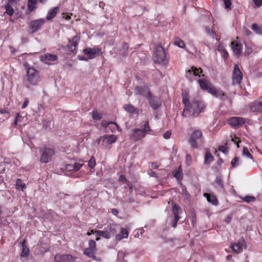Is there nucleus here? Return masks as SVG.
I'll list each match as a JSON object with an SVG mask.
<instances>
[{"label": "nucleus", "instance_id": "44", "mask_svg": "<svg viewBox=\"0 0 262 262\" xmlns=\"http://www.w3.org/2000/svg\"><path fill=\"white\" fill-rule=\"evenodd\" d=\"M6 9V13L8 14L10 16H11L13 15L14 10L13 8L9 5V4H7L5 6Z\"/></svg>", "mask_w": 262, "mask_h": 262}, {"label": "nucleus", "instance_id": "58", "mask_svg": "<svg viewBox=\"0 0 262 262\" xmlns=\"http://www.w3.org/2000/svg\"><path fill=\"white\" fill-rule=\"evenodd\" d=\"M231 220H232V217L230 215H228L227 216H226L225 219V222L227 223V224H229L230 223V222L231 221Z\"/></svg>", "mask_w": 262, "mask_h": 262}, {"label": "nucleus", "instance_id": "25", "mask_svg": "<svg viewBox=\"0 0 262 262\" xmlns=\"http://www.w3.org/2000/svg\"><path fill=\"white\" fill-rule=\"evenodd\" d=\"M198 82L199 85L202 89L204 90H206L209 93V90L211 88H214L213 86L210 84H209L208 81L203 80L200 79L198 80Z\"/></svg>", "mask_w": 262, "mask_h": 262}, {"label": "nucleus", "instance_id": "17", "mask_svg": "<svg viewBox=\"0 0 262 262\" xmlns=\"http://www.w3.org/2000/svg\"><path fill=\"white\" fill-rule=\"evenodd\" d=\"M76 258L70 254H57L55 256V262H74Z\"/></svg>", "mask_w": 262, "mask_h": 262}, {"label": "nucleus", "instance_id": "33", "mask_svg": "<svg viewBox=\"0 0 262 262\" xmlns=\"http://www.w3.org/2000/svg\"><path fill=\"white\" fill-rule=\"evenodd\" d=\"M95 232L99 236H101L106 239H109L111 238L110 233H108L106 228H105V229L103 231L96 230L95 231Z\"/></svg>", "mask_w": 262, "mask_h": 262}, {"label": "nucleus", "instance_id": "19", "mask_svg": "<svg viewBox=\"0 0 262 262\" xmlns=\"http://www.w3.org/2000/svg\"><path fill=\"white\" fill-rule=\"evenodd\" d=\"M134 93L136 95H139L146 97H149L151 94L149 90L146 87L136 86Z\"/></svg>", "mask_w": 262, "mask_h": 262}, {"label": "nucleus", "instance_id": "48", "mask_svg": "<svg viewBox=\"0 0 262 262\" xmlns=\"http://www.w3.org/2000/svg\"><path fill=\"white\" fill-rule=\"evenodd\" d=\"M96 165L95 159L92 157L89 161L88 165L90 167L93 168Z\"/></svg>", "mask_w": 262, "mask_h": 262}, {"label": "nucleus", "instance_id": "26", "mask_svg": "<svg viewBox=\"0 0 262 262\" xmlns=\"http://www.w3.org/2000/svg\"><path fill=\"white\" fill-rule=\"evenodd\" d=\"M171 205H172V211H173V215H174V217L176 218V217H177V218L180 219L179 215L182 212L181 208L179 205H177L176 204H175L174 203H173V202L171 203Z\"/></svg>", "mask_w": 262, "mask_h": 262}, {"label": "nucleus", "instance_id": "57", "mask_svg": "<svg viewBox=\"0 0 262 262\" xmlns=\"http://www.w3.org/2000/svg\"><path fill=\"white\" fill-rule=\"evenodd\" d=\"M28 104H29V100L28 99H26L21 106V108L23 109L26 108L27 107V106L28 105Z\"/></svg>", "mask_w": 262, "mask_h": 262}, {"label": "nucleus", "instance_id": "35", "mask_svg": "<svg viewBox=\"0 0 262 262\" xmlns=\"http://www.w3.org/2000/svg\"><path fill=\"white\" fill-rule=\"evenodd\" d=\"M173 45L180 48L185 49L187 52H188V50L185 48V43L184 41L179 37H176L174 39Z\"/></svg>", "mask_w": 262, "mask_h": 262}, {"label": "nucleus", "instance_id": "49", "mask_svg": "<svg viewBox=\"0 0 262 262\" xmlns=\"http://www.w3.org/2000/svg\"><path fill=\"white\" fill-rule=\"evenodd\" d=\"M218 149L219 151L223 152L226 153L228 152V147L226 145H221L218 147Z\"/></svg>", "mask_w": 262, "mask_h": 262}, {"label": "nucleus", "instance_id": "14", "mask_svg": "<svg viewBox=\"0 0 262 262\" xmlns=\"http://www.w3.org/2000/svg\"><path fill=\"white\" fill-rule=\"evenodd\" d=\"M209 93L222 100H228L230 104H231V98L228 97L222 91H218L215 88H211L209 90Z\"/></svg>", "mask_w": 262, "mask_h": 262}, {"label": "nucleus", "instance_id": "15", "mask_svg": "<svg viewBox=\"0 0 262 262\" xmlns=\"http://www.w3.org/2000/svg\"><path fill=\"white\" fill-rule=\"evenodd\" d=\"M83 52L90 59H93L97 55L101 54V49L98 47L86 48L83 50Z\"/></svg>", "mask_w": 262, "mask_h": 262}, {"label": "nucleus", "instance_id": "61", "mask_svg": "<svg viewBox=\"0 0 262 262\" xmlns=\"http://www.w3.org/2000/svg\"><path fill=\"white\" fill-rule=\"evenodd\" d=\"M221 53L222 54V56L224 58H227L228 57V54L227 51L226 50H224Z\"/></svg>", "mask_w": 262, "mask_h": 262}, {"label": "nucleus", "instance_id": "7", "mask_svg": "<svg viewBox=\"0 0 262 262\" xmlns=\"http://www.w3.org/2000/svg\"><path fill=\"white\" fill-rule=\"evenodd\" d=\"M247 247L246 242L243 237L240 238L236 243H231L230 248L233 252L238 254L243 252L244 249Z\"/></svg>", "mask_w": 262, "mask_h": 262}, {"label": "nucleus", "instance_id": "24", "mask_svg": "<svg viewBox=\"0 0 262 262\" xmlns=\"http://www.w3.org/2000/svg\"><path fill=\"white\" fill-rule=\"evenodd\" d=\"M129 232L126 228H121L120 234L116 235L115 238L116 241H120L123 238H127L128 236Z\"/></svg>", "mask_w": 262, "mask_h": 262}, {"label": "nucleus", "instance_id": "64", "mask_svg": "<svg viewBox=\"0 0 262 262\" xmlns=\"http://www.w3.org/2000/svg\"><path fill=\"white\" fill-rule=\"evenodd\" d=\"M112 212L113 214L114 215H117L118 213V211L117 209H112Z\"/></svg>", "mask_w": 262, "mask_h": 262}, {"label": "nucleus", "instance_id": "9", "mask_svg": "<svg viewBox=\"0 0 262 262\" xmlns=\"http://www.w3.org/2000/svg\"><path fill=\"white\" fill-rule=\"evenodd\" d=\"M249 107L251 112L262 114V96L250 103Z\"/></svg>", "mask_w": 262, "mask_h": 262}, {"label": "nucleus", "instance_id": "53", "mask_svg": "<svg viewBox=\"0 0 262 262\" xmlns=\"http://www.w3.org/2000/svg\"><path fill=\"white\" fill-rule=\"evenodd\" d=\"M217 50L218 51L220 52L221 53L224 50H225L224 46L222 43H219V45L217 46Z\"/></svg>", "mask_w": 262, "mask_h": 262}, {"label": "nucleus", "instance_id": "56", "mask_svg": "<svg viewBox=\"0 0 262 262\" xmlns=\"http://www.w3.org/2000/svg\"><path fill=\"white\" fill-rule=\"evenodd\" d=\"M191 160V156L189 155H187L186 157V161L187 165H189L190 164Z\"/></svg>", "mask_w": 262, "mask_h": 262}, {"label": "nucleus", "instance_id": "16", "mask_svg": "<svg viewBox=\"0 0 262 262\" xmlns=\"http://www.w3.org/2000/svg\"><path fill=\"white\" fill-rule=\"evenodd\" d=\"M147 99L148 100L150 106L154 110H157L161 105V99L157 96H152L151 94L149 95Z\"/></svg>", "mask_w": 262, "mask_h": 262}, {"label": "nucleus", "instance_id": "29", "mask_svg": "<svg viewBox=\"0 0 262 262\" xmlns=\"http://www.w3.org/2000/svg\"><path fill=\"white\" fill-rule=\"evenodd\" d=\"M58 9V7H56L50 10L46 16V19L50 20L53 19L57 14Z\"/></svg>", "mask_w": 262, "mask_h": 262}, {"label": "nucleus", "instance_id": "38", "mask_svg": "<svg viewBox=\"0 0 262 262\" xmlns=\"http://www.w3.org/2000/svg\"><path fill=\"white\" fill-rule=\"evenodd\" d=\"M36 0H28V9L30 12H32L35 8Z\"/></svg>", "mask_w": 262, "mask_h": 262}, {"label": "nucleus", "instance_id": "45", "mask_svg": "<svg viewBox=\"0 0 262 262\" xmlns=\"http://www.w3.org/2000/svg\"><path fill=\"white\" fill-rule=\"evenodd\" d=\"M244 202L246 203L253 202L255 201V198L252 196H246L242 198Z\"/></svg>", "mask_w": 262, "mask_h": 262}, {"label": "nucleus", "instance_id": "27", "mask_svg": "<svg viewBox=\"0 0 262 262\" xmlns=\"http://www.w3.org/2000/svg\"><path fill=\"white\" fill-rule=\"evenodd\" d=\"M106 229L111 237L112 236L116 234L119 229V226L116 224L110 225L107 226Z\"/></svg>", "mask_w": 262, "mask_h": 262}, {"label": "nucleus", "instance_id": "13", "mask_svg": "<svg viewBox=\"0 0 262 262\" xmlns=\"http://www.w3.org/2000/svg\"><path fill=\"white\" fill-rule=\"evenodd\" d=\"M246 119L242 117H233L227 120L228 123L233 127H238L244 124Z\"/></svg>", "mask_w": 262, "mask_h": 262}, {"label": "nucleus", "instance_id": "34", "mask_svg": "<svg viewBox=\"0 0 262 262\" xmlns=\"http://www.w3.org/2000/svg\"><path fill=\"white\" fill-rule=\"evenodd\" d=\"M215 187L219 190L223 191L224 190V185L223 181L220 177H217L215 180Z\"/></svg>", "mask_w": 262, "mask_h": 262}, {"label": "nucleus", "instance_id": "1", "mask_svg": "<svg viewBox=\"0 0 262 262\" xmlns=\"http://www.w3.org/2000/svg\"><path fill=\"white\" fill-rule=\"evenodd\" d=\"M183 103L184 108L182 116L185 117L197 116L205 107L204 103L200 98H195L190 102L187 95H183Z\"/></svg>", "mask_w": 262, "mask_h": 262}, {"label": "nucleus", "instance_id": "4", "mask_svg": "<svg viewBox=\"0 0 262 262\" xmlns=\"http://www.w3.org/2000/svg\"><path fill=\"white\" fill-rule=\"evenodd\" d=\"M39 152L40 154V161L43 163L49 162L51 160L52 157L55 154L54 149L46 147L40 148Z\"/></svg>", "mask_w": 262, "mask_h": 262}, {"label": "nucleus", "instance_id": "50", "mask_svg": "<svg viewBox=\"0 0 262 262\" xmlns=\"http://www.w3.org/2000/svg\"><path fill=\"white\" fill-rule=\"evenodd\" d=\"M216 0H213V2H215ZM224 2V4L225 6V8L227 9H229L231 6V2L230 0H223Z\"/></svg>", "mask_w": 262, "mask_h": 262}, {"label": "nucleus", "instance_id": "39", "mask_svg": "<svg viewBox=\"0 0 262 262\" xmlns=\"http://www.w3.org/2000/svg\"><path fill=\"white\" fill-rule=\"evenodd\" d=\"M252 29L258 34H262V27L258 26L256 24L252 25Z\"/></svg>", "mask_w": 262, "mask_h": 262}, {"label": "nucleus", "instance_id": "59", "mask_svg": "<svg viewBox=\"0 0 262 262\" xmlns=\"http://www.w3.org/2000/svg\"><path fill=\"white\" fill-rule=\"evenodd\" d=\"M148 174L151 176V177H157V174L155 172H154V171L152 170H149L148 172Z\"/></svg>", "mask_w": 262, "mask_h": 262}, {"label": "nucleus", "instance_id": "8", "mask_svg": "<svg viewBox=\"0 0 262 262\" xmlns=\"http://www.w3.org/2000/svg\"><path fill=\"white\" fill-rule=\"evenodd\" d=\"M202 132L200 130H195L191 135L189 138V143L193 148H198V142L201 140Z\"/></svg>", "mask_w": 262, "mask_h": 262}, {"label": "nucleus", "instance_id": "10", "mask_svg": "<svg viewBox=\"0 0 262 262\" xmlns=\"http://www.w3.org/2000/svg\"><path fill=\"white\" fill-rule=\"evenodd\" d=\"M202 73V70L201 68H196L192 67L190 69L186 72L185 76L190 81L194 80L195 77H200V73Z\"/></svg>", "mask_w": 262, "mask_h": 262}, {"label": "nucleus", "instance_id": "36", "mask_svg": "<svg viewBox=\"0 0 262 262\" xmlns=\"http://www.w3.org/2000/svg\"><path fill=\"white\" fill-rule=\"evenodd\" d=\"M204 196L206 198L207 201L212 205H216L217 204V200L214 195L208 193H205Z\"/></svg>", "mask_w": 262, "mask_h": 262}, {"label": "nucleus", "instance_id": "60", "mask_svg": "<svg viewBox=\"0 0 262 262\" xmlns=\"http://www.w3.org/2000/svg\"><path fill=\"white\" fill-rule=\"evenodd\" d=\"M119 181L120 182H126V179L124 175H121L119 178Z\"/></svg>", "mask_w": 262, "mask_h": 262}, {"label": "nucleus", "instance_id": "41", "mask_svg": "<svg viewBox=\"0 0 262 262\" xmlns=\"http://www.w3.org/2000/svg\"><path fill=\"white\" fill-rule=\"evenodd\" d=\"M144 134H145V136L147 134V133L151 130L149 125V121H147L146 123L144 124L143 126V128L141 129Z\"/></svg>", "mask_w": 262, "mask_h": 262}, {"label": "nucleus", "instance_id": "18", "mask_svg": "<svg viewBox=\"0 0 262 262\" xmlns=\"http://www.w3.org/2000/svg\"><path fill=\"white\" fill-rule=\"evenodd\" d=\"M238 37L236 38V40L231 42V46L233 53L237 55H240L242 52L243 46L237 40Z\"/></svg>", "mask_w": 262, "mask_h": 262}, {"label": "nucleus", "instance_id": "3", "mask_svg": "<svg viewBox=\"0 0 262 262\" xmlns=\"http://www.w3.org/2000/svg\"><path fill=\"white\" fill-rule=\"evenodd\" d=\"M96 250V242L95 241L92 239L89 242V247L84 249L83 254L89 258H92L93 260L100 261L101 258L97 257L95 255Z\"/></svg>", "mask_w": 262, "mask_h": 262}, {"label": "nucleus", "instance_id": "31", "mask_svg": "<svg viewBox=\"0 0 262 262\" xmlns=\"http://www.w3.org/2000/svg\"><path fill=\"white\" fill-rule=\"evenodd\" d=\"M26 240L24 239L21 243V257H27L29 254V249L28 247L25 245Z\"/></svg>", "mask_w": 262, "mask_h": 262}, {"label": "nucleus", "instance_id": "54", "mask_svg": "<svg viewBox=\"0 0 262 262\" xmlns=\"http://www.w3.org/2000/svg\"><path fill=\"white\" fill-rule=\"evenodd\" d=\"M252 49L251 48L246 47L245 53L246 55H248L252 53Z\"/></svg>", "mask_w": 262, "mask_h": 262}, {"label": "nucleus", "instance_id": "20", "mask_svg": "<svg viewBox=\"0 0 262 262\" xmlns=\"http://www.w3.org/2000/svg\"><path fill=\"white\" fill-rule=\"evenodd\" d=\"M145 136V134L143 133L141 129L136 128L133 129L132 134L130 135V139L134 141H137Z\"/></svg>", "mask_w": 262, "mask_h": 262}, {"label": "nucleus", "instance_id": "21", "mask_svg": "<svg viewBox=\"0 0 262 262\" xmlns=\"http://www.w3.org/2000/svg\"><path fill=\"white\" fill-rule=\"evenodd\" d=\"M80 39V36L77 35L73 37L72 39L69 40V43L67 47L70 52H73L76 50Z\"/></svg>", "mask_w": 262, "mask_h": 262}, {"label": "nucleus", "instance_id": "2", "mask_svg": "<svg viewBox=\"0 0 262 262\" xmlns=\"http://www.w3.org/2000/svg\"><path fill=\"white\" fill-rule=\"evenodd\" d=\"M24 66L27 72L25 77L26 87L29 88L30 86L37 85L41 80L39 72L29 66L27 62H25Z\"/></svg>", "mask_w": 262, "mask_h": 262}, {"label": "nucleus", "instance_id": "30", "mask_svg": "<svg viewBox=\"0 0 262 262\" xmlns=\"http://www.w3.org/2000/svg\"><path fill=\"white\" fill-rule=\"evenodd\" d=\"M214 160V158L210 151L209 150H206L205 157H204V164L206 165H209Z\"/></svg>", "mask_w": 262, "mask_h": 262}, {"label": "nucleus", "instance_id": "22", "mask_svg": "<svg viewBox=\"0 0 262 262\" xmlns=\"http://www.w3.org/2000/svg\"><path fill=\"white\" fill-rule=\"evenodd\" d=\"M57 56L52 54H46L40 56V60L46 64H51L52 62L56 61Z\"/></svg>", "mask_w": 262, "mask_h": 262}, {"label": "nucleus", "instance_id": "40", "mask_svg": "<svg viewBox=\"0 0 262 262\" xmlns=\"http://www.w3.org/2000/svg\"><path fill=\"white\" fill-rule=\"evenodd\" d=\"M92 117L94 120H100L102 118V115L101 113H99L97 111H93Z\"/></svg>", "mask_w": 262, "mask_h": 262}, {"label": "nucleus", "instance_id": "32", "mask_svg": "<svg viewBox=\"0 0 262 262\" xmlns=\"http://www.w3.org/2000/svg\"><path fill=\"white\" fill-rule=\"evenodd\" d=\"M125 110L129 114H137L139 113V110L136 108L133 105L131 104H125L124 105Z\"/></svg>", "mask_w": 262, "mask_h": 262}, {"label": "nucleus", "instance_id": "43", "mask_svg": "<svg viewBox=\"0 0 262 262\" xmlns=\"http://www.w3.org/2000/svg\"><path fill=\"white\" fill-rule=\"evenodd\" d=\"M205 31L207 35L210 37H211L213 38H215V33L214 32V31L211 29L209 27H206L205 29Z\"/></svg>", "mask_w": 262, "mask_h": 262}, {"label": "nucleus", "instance_id": "51", "mask_svg": "<svg viewBox=\"0 0 262 262\" xmlns=\"http://www.w3.org/2000/svg\"><path fill=\"white\" fill-rule=\"evenodd\" d=\"M255 7L259 8L262 5V0H253Z\"/></svg>", "mask_w": 262, "mask_h": 262}, {"label": "nucleus", "instance_id": "62", "mask_svg": "<svg viewBox=\"0 0 262 262\" xmlns=\"http://www.w3.org/2000/svg\"><path fill=\"white\" fill-rule=\"evenodd\" d=\"M3 114H8V112L5 108L0 109V115H3Z\"/></svg>", "mask_w": 262, "mask_h": 262}, {"label": "nucleus", "instance_id": "28", "mask_svg": "<svg viewBox=\"0 0 262 262\" xmlns=\"http://www.w3.org/2000/svg\"><path fill=\"white\" fill-rule=\"evenodd\" d=\"M173 177L176 178L179 182H180L183 178V172L181 167L180 166L177 169L172 171Z\"/></svg>", "mask_w": 262, "mask_h": 262}, {"label": "nucleus", "instance_id": "23", "mask_svg": "<svg viewBox=\"0 0 262 262\" xmlns=\"http://www.w3.org/2000/svg\"><path fill=\"white\" fill-rule=\"evenodd\" d=\"M83 164L79 163H75L74 164H66L65 165V170L68 172H74L78 171L83 165Z\"/></svg>", "mask_w": 262, "mask_h": 262}, {"label": "nucleus", "instance_id": "6", "mask_svg": "<svg viewBox=\"0 0 262 262\" xmlns=\"http://www.w3.org/2000/svg\"><path fill=\"white\" fill-rule=\"evenodd\" d=\"M117 139V137L114 135H106L100 137L97 140L98 144H100L102 146L106 147L108 145H110L115 143Z\"/></svg>", "mask_w": 262, "mask_h": 262}, {"label": "nucleus", "instance_id": "63", "mask_svg": "<svg viewBox=\"0 0 262 262\" xmlns=\"http://www.w3.org/2000/svg\"><path fill=\"white\" fill-rule=\"evenodd\" d=\"M159 167L158 165L156 163H151V167L153 169H156Z\"/></svg>", "mask_w": 262, "mask_h": 262}, {"label": "nucleus", "instance_id": "37", "mask_svg": "<svg viewBox=\"0 0 262 262\" xmlns=\"http://www.w3.org/2000/svg\"><path fill=\"white\" fill-rule=\"evenodd\" d=\"M26 187L25 184L20 179H17L16 182V188L23 191Z\"/></svg>", "mask_w": 262, "mask_h": 262}, {"label": "nucleus", "instance_id": "5", "mask_svg": "<svg viewBox=\"0 0 262 262\" xmlns=\"http://www.w3.org/2000/svg\"><path fill=\"white\" fill-rule=\"evenodd\" d=\"M165 58L166 54L163 48L161 46H157L154 55V61L158 63H163Z\"/></svg>", "mask_w": 262, "mask_h": 262}, {"label": "nucleus", "instance_id": "52", "mask_svg": "<svg viewBox=\"0 0 262 262\" xmlns=\"http://www.w3.org/2000/svg\"><path fill=\"white\" fill-rule=\"evenodd\" d=\"M171 135V132L168 130L163 134V138L165 139H168L170 138Z\"/></svg>", "mask_w": 262, "mask_h": 262}, {"label": "nucleus", "instance_id": "47", "mask_svg": "<svg viewBox=\"0 0 262 262\" xmlns=\"http://www.w3.org/2000/svg\"><path fill=\"white\" fill-rule=\"evenodd\" d=\"M101 124H102V125L105 127L110 124H112V125H113L114 126L116 127L117 128H118V125L116 123H114L113 122H107V121H106L105 120H103L102 121Z\"/></svg>", "mask_w": 262, "mask_h": 262}, {"label": "nucleus", "instance_id": "11", "mask_svg": "<svg viewBox=\"0 0 262 262\" xmlns=\"http://www.w3.org/2000/svg\"><path fill=\"white\" fill-rule=\"evenodd\" d=\"M243 79V73L239 69L237 64L235 65L232 74L233 84H239Z\"/></svg>", "mask_w": 262, "mask_h": 262}, {"label": "nucleus", "instance_id": "42", "mask_svg": "<svg viewBox=\"0 0 262 262\" xmlns=\"http://www.w3.org/2000/svg\"><path fill=\"white\" fill-rule=\"evenodd\" d=\"M243 156H245L251 159H253L252 155L250 153L248 149L246 147H244L243 148Z\"/></svg>", "mask_w": 262, "mask_h": 262}, {"label": "nucleus", "instance_id": "55", "mask_svg": "<svg viewBox=\"0 0 262 262\" xmlns=\"http://www.w3.org/2000/svg\"><path fill=\"white\" fill-rule=\"evenodd\" d=\"M179 220H180V219H179V218H177V217H176V218H174V220H173V222H172V227H173V228H176V227H177V222H178V221Z\"/></svg>", "mask_w": 262, "mask_h": 262}, {"label": "nucleus", "instance_id": "46", "mask_svg": "<svg viewBox=\"0 0 262 262\" xmlns=\"http://www.w3.org/2000/svg\"><path fill=\"white\" fill-rule=\"evenodd\" d=\"M239 158L238 157H235L234 159H233L231 162V164L232 165V167H237L239 164Z\"/></svg>", "mask_w": 262, "mask_h": 262}, {"label": "nucleus", "instance_id": "12", "mask_svg": "<svg viewBox=\"0 0 262 262\" xmlns=\"http://www.w3.org/2000/svg\"><path fill=\"white\" fill-rule=\"evenodd\" d=\"M46 22V19L40 18L31 21L29 24V27L32 33H35L40 30Z\"/></svg>", "mask_w": 262, "mask_h": 262}]
</instances>
